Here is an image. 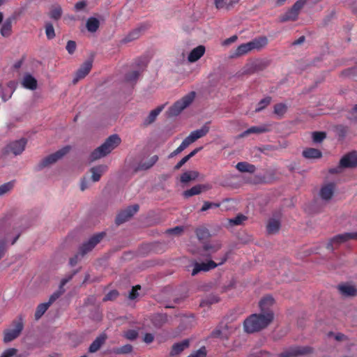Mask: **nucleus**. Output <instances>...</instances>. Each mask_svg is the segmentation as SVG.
<instances>
[{
    "instance_id": "5fc2aeb1",
    "label": "nucleus",
    "mask_w": 357,
    "mask_h": 357,
    "mask_svg": "<svg viewBox=\"0 0 357 357\" xmlns=\"http://www.w3.org/2000/svg\"><path fill=\"white\" fill-rule=\"evenodd\" d=\"M119 295V293L117 290L114 289L108 292L102 299L103 302H107L109 301H114Z\"/></svg>"
},
{
    "instance_id": "37998d69",
    "label": "nucleus",
    "mask_w": 357,
    "mask_h": 357,
    "mask_svg": "<svg viewBox=\"0 0 357 357\" xmlns=\"http://www.w3.org/2000/svg\"><path fill=\"white\" fill-rule=\"evenodd\" d=\"M287 111V106L284 103H278L274 105L273 113L279 117H282Z\"/></svg>"
},
{
    "instance_id": "aec40b11",
    "label": "nucleus",
    "mask_w": 357,
    "mask_h": 357,
    "mask_svg": "<svg viewBox=\"0 0 357 357\" xmlns=\"http://www.w3.org/2000/svg\"><path fill=\"white\" fill-rule=\"evenodd\" d=\"M335 188V184L334 183H329L323 186L320 190L321 199L326 201L330 200L333 196Z\"/></svg>"
},
{
    "instance_id": "052dcab7",
    "label": "nucleus",
    "mask_w": 357,
    "mask_h": 357,
    "mask_svg": "<svg viewBox=\"0 0 357 357\" xmlns=\"http://www.w3.org/2000/svg\"><path fill=\"white\" fill-rule=\"evenodd\" d=\"M77 273V271H74L72 273L66 275L65 278H63L59 284V287L64 288V286L66 283H68L69 281L72 280L73 276Z\"/></svg>"
},
{
    "instance_id": "ea45409f",
    "label": "nucleus",
    "mask_w": 357,
    "mask_h": 357,
    "mask_svg": "<svg viewBox=\"0 0 357 357\" xmlns=\"http://www.w3.org/2000/svg\"><path fill=\"white\" fill-rule=\"evenodd\" d=\"M62 13H63V11H62L61 7L60 6L57 5V6H53L51 8V10L49 13V16L50 18L53 19L54 20L57 21L61 17Z\"/></svg>"
},
{
    "instance_id": "4c0bfd02",
    "label": "nucleus",
    "mask_w": 357,
    "mask_h": 357,
    "mask_svg": "<svg viewBox=\"0 0 357 357\" xmlns=\"http://www.w3.org/2000/svg\"><path fill=\"white\" fill-rule=\"evenodd\" d=\"M100 26L99 20L96 17H89L86 21V26L89 32H96Z\"/></svg>"
},
{
    "instance_id": "e433bc0d",
    "label": "nucleus",
    "mask_w": 357,
    "mask_h": 357,
    "mask_svg": "<svg viewBox=\"0 0 357 357\" xmlns=\"http://www.w3.org/2000/svg\"><path fill=\"white\" fill-rule=\"evenodd\" d=\"M236 168L241 172L254 173L256 170L255 165L247 162H240L236 165Z\"/></svg>"
},
{
    "instance_id": "6ab92c4d",
    "label": "nucleus",
    "mask_w": 357,
    "mask_h": 357,
    "mask_svg": "<svg viewBox=\"0 0 357 357\" xmlns=\"http://www.w3.org/2000/svg\"><path fill=\"white\" fill-rule=\"evenodd\" d=\"M274 303L275 300L271 296H266L261 298L259 303L261 313H273V310H271V307L273 305Z\"/></svg>"
},
{
    "instance_id": "338daca9",
    "label": "nucleus",
    "mask_w": 357,
    "mask_h": 357,
    "mask_svg": "<svg viewBox=\"0 0 357 357\" xmlns=\"http://www.w3.org/2000/svg\"><path fill=\"white\" fill-rule=\"evenodd\" d=\"M155 321H158L160 326L167 321V314H160L155 317Z\"/></svg>"
},
{
    "instance_id": "69168bd1",
    "label": "nucleus",
    "mask_w": 357,
    "mask_h": 357,
    "mask_svg": "<svg viewBox=\"0 0 357 357\" xmlns=\"http://www.w3.org/2000/svg\"><path fill=\"white\" fill-rule=\"evenodd\" d=\"M141 287L140 285H136L133 287L131 289V291L129 292L128 298L130 300H134L138 296V292L137 290L140 289Z\"/></svg>"
},
{
    "instance_id": "c9c22d12",
    "label": "nucleus",
    "mask_w": 357,
    "mask_h": 357,
    "mask_svg": "<svg viewBox=\"0 0 357 357\" xmlns=\"http://www.w3.org/2000/svg\"><path fill=\"white\" fill-rule=\"evenodd\" d=\"M280 228V222L275 219H270L268 222L266 229L269 234H274L278 232Z\"/></svg>"
},
{
    "instance_id": "ddd939ff",
    "label": "nucleus",
    "mask_w": 357,
    "mask_h": 357,
    "mask_svg": "<svg viewBox=\"0 0 357 357\" xmlns=\"http://www.w3.org/2000/svg\"><path fill=\"white\" fill-rule=\"evenodd\" d=\"M139 208L138 204H134L121 211L116 217V224L120 225L128 221L139 211Z\"/></svg>"
},
{
    "instance_id": "f257e3e1",
    "label": "nucleus",
    "mask_w": 357,
    "mask_h": 357,
    "mask_svg": "<svg viewBox=\"0 0 357 357\" xmlns=\"http://www.w3.org/2000/svg\"><path fill=\"white\" fill-rule=\"evenodd\" d=\"M274 319V313L252 314L243 322L244 330L248 333H253L266 328Z\"/></svg>"
},
{
    "instance_id": "de8ad7c7",
    "label": "nucleus",
    "mask_w": 357,
    "mask_h": 357,
    "mask_svg": "<svg viewBox=\"0 0 357 357\" xmlns=\"http://www.w3.org/2000/svg\"><path fill=\"white\" fill-rule=\"evenodd\" d=\"M203 248L205 251H208L211 252V253H214L220 249L221 244L218 242L215 243H206L204 245Z\"/></svg>"
},
{
    "instance_id": "f8f14e48",
    "label": "nucleus",
    "mask_w": 357,
    "mask_h": 357,
    "mask_svg": "<svg viewBox=\"0 0 357 357\" xmlns=\"http://www.w3.org/2000/svg\"><path fill=\"white\" fill-rule=\"evenodd\" d=\"M209 123L210 122H207L200 129L191 132V133L183 139V142L187 147H188V146L197 141L198 139L204 137L208 132Z\"/></svg>"
},
{
    "instance_id": "f704fd0d",
    "label": "nucleus",
    "mask_w": 357,
    "mask_h": 357,
    "mask_svg": "<svg viewBox=\"0 0 357 357\" xmlns=\"http://www.w3.org/2000/svg\"><path fill=\"white\" fill-rule=\"evenodd\" d=\"M199 175V173L197 171L185 172L181 175V182L186 183L191 181H195L198 178Z\"/></svg>"
},
{
    "instance_id": "bf43d9fd",
    "label": "nucleus",
    "mask_w": 357,
    "mask_h": 357,
    "mask_svg": "<svg viewBox=\"0 0 357 357\" xmlns=\"http://www.w3.org/2000/svg\"><path fill=\"white\" fill-rule=\"evenodd\" d=\"M17 349L15 348H10L5 350L0 357H13L17 355Z\"/></svg>"
},
{
    "instance_id": "dca6fc26",
    "label": "nucleus",
    "mask_w": 357,
    "mask_h": 357,
    "mask_svg": "<svg viewBox=\"0 0 357 357\" xmlns=\"http://www.w3.org/2000/svg\"><path fill=\"white\" fill-rule=\"evenodd\" d=\"M92 60H87L80 66L72 81L73 84L75 85L80 79H84L89 73L92 68Z\"/></svg>"
},
{
    "instance_id": "0eeeda50",
    "label": "nucleus",
    "mask_w": 357,
    "mask_h": 357,
    "mask_svg": "<svg viewBox=\"0 0 357 357\" xmlns=\"http://www.w3.org/2000/svg\"><path fill=\"white\" fill-rule=\"evenodd\" d=\"M12 325L14 326L13 329H6L3 331V342L8 343L21 334L23 328L24 324L22 317H19L17 319H15L12 322Z\"/></svg>"
},
{
    "instance_id": "680f3d73",
    "label": "nucleus",
    "mask_w": 357,
    "mask_h": 357,
    "mask_svg": "<svg viewBox=\"0 0 357 357\" xmlns=\"http://www.w3.org/2000/svg\"><path fill=\"white\" fill-rule=\"evenodd\" d=\"M206 349L205 347H201L196 352L191 354L188 357H206Z\"/></svg>"
},
{
    "instance_id": "7c9ffc66",
    "label": "nucleus",
    "mask_w": 357,
    "mask_h": 357,
    "mask_svg": "<svg viewBox=\"0 0 357 357\" xmlns=\"http://www.w3.org/2000/svg\"><path fill=\"white\" fill-rule=\"evenodd\" d=\"M268 130L265 126H252L239 135V137H245L250 134H260L266 132Z\"/></svg>"
},
{
    "instance_id": "6e6552de",
    "label": "nucleus",
    "mask_w": 357,
    "mask_h": 357,
    "mask_svg": "<svg viewBox=\"0 0 357 357\" xmlns=\"http://www.w3.org/2000/svg\"><path fill=\"white\" fill-rule=\"evenodd\" d=\"M351 239L357 240V232H347L333 236L328 242L326 248L329 250L333 251L340 244L345 243Z\"/></svg>"
},
{
    "instance_id": "b1692460",
    "label": "nucleus",
    "mask_w": 357,
    "mask_h": 357,
    "mask_svg": "<svg viewBox=\"0 0 357 357\" xmlns=\"http://www.w3.org/2000/svg\"><path fill=\"white\" fill-rule=\"evenodd\" d=\"M21 84L25 89L32 91L36 90L38 87L36 79L29 73L24 75Z\"/></svg>"
},
{
    "instance_id": "393cba45",
    "label": "nucleus",
    "mask_w": 357,
    "mask_h": 357,
    "mask_svg": "<svg viewBox=\"0 0 357 357\" xmlns=\"http://www.w3.org/2000/svg\"><path fill=\"white\" fill-rule=\"evenodd\" d=\"M146 29V25H141L139 27L133 29L125 38L121 40L122 43H127L137 39L140 36L142 31Z\"/></svg>"
},
{
    "instance_id": "2f4dec72",
    "label": "nucleus",
    "mask_w": 357,
    "mask_h": 357,
    "mask_svg": "<svg viewBox=\"0 0 357 357\" xmlns=\"http://www.w3.org/2000/svg\"><path fill=\"white\" fill-rule=\"evenodd\" d=\"M158 160V156L156 155H154L151 156L147 161L146 162H141L137 169L136 171L139 170H146L150 169L151 167H153L156 162Z\"/></svg>"
},
{
    "instance_id": "a878e982",
    "label": "nucleus",
    "mask_w": 357,
    "mask_h": 357,
    "mask_svg": "<svg viewBox=\"0 0 357 357\" xmlns=\"http://www.w3.org/2000/svg\"><path fill=\"white\" fill-rule=\"evenodd\" d=\"M211 187L208 185H197L193 186L189 190H187L183 192V196L185 198H188L190 197H192L193 195H199L200 194L203 190H206L210 189Z\"/></svg>"
},
{
    "instance_id": "7ed1b4c3",
    "label": "nucleus",
    "mask_w": 357,
    "mask_h": 357,
    "mask_svg": "<svg viewBox=\"0 0 357 357\" xmlns=\"http://www.w3.org/2000/svg\"><path fill=\"white\" fill-rule=\"evenodd\" d=\"M271 63L268 59H256L248 61L238 73L239 76L252 75L264 70Z\"/></svg>"
},
{
    "instance_id": "423d86ee",
    "label": "nucleus",
    "mask_w": 357,
    "mask_h": 357,
    "mask_svg": "<svg viewBox=\"0 0 357 357\" xmlns=\"http://www.w3.org/2000/svg\"><path fill=\"white\" fill-rule=\"evenodd\" d=\"M71 150V146L68 145L54 153H52L47 157L44 158L38 165L39 170L43 169L51 165L56 163L59 160L61 159Z\"/></svg>"
},
{
    "instance_id": "864d4df0",
    "label": "nucleus",
    "mask_w": 357,
    "mask_h": 357,
    "mask_svg": "<svg viewBox=\"0 0 357 357\" xmlns=\"http://www.w3.org/2000/svg\"><path fill=\"white\" fill-rule=\"evenodd\" d=\"M247 217L243 214L237 215L234 218L230 219L229 222L233 225H241L245 220H247Z\"/></svg>"
},
{
    "instance_id": "c756f323",
    "label": "nucleus",
    "mask_w": 357,
    "mask_h": 357,
    "mask_svg": "<svg viewBox=\"0 0 357 357\" xmlns=\"http://www.w3.org/2000/svg\"><path fill=\"white\" fill-rule=\"evenodd\" d=\"M164 108V105H161L155 108V109H153L150 112L149 114L147 116V117L144 119L143 124L145 126H147L151 123H153L158 114L162 112V110Z\"/></svg>"
},
{
    "instance_id": "603ef678",
    "label": "nucleus",
    "mask_w": 357,
    "mask_h": 357,
    "mask_svg": "<svg viewBox=\"0 0 357 357\" xmlns=\"http://www.w3.org/2000/svg\"><path fill=\"white\" fill-rule=\"evenodd\" d=\"M45 33L48 39H52L55 37L54 29L52 23H46Z\"/></svg>"
},
{
    "instance_id": "473e14b6",
    "label": "nucleus",
    "mask_w": 357,
    "mask_h": 357,
    "mask_svg": "<svg viewBox=\"0 0 357 357\" xmlns=\"http://www.w3.org/2000/svg\"><path fill=\"white\" fill-rule=\"evenodd\" d=\"M251 49L252 50H261L265 47L268 43V39L266 37H259L249 42Z\"/></svg>"
},
{
    "instance_id": "9d476101",
    "label": "nucleus",
    "mask_w": 357,
    "mask_h": 357,
    "mask_svg": "<svg viewBox=\"0 0 357 357\" xmlns=\"http://www.w3.org/2000/svg\"><path fill=\"white\" fill-rule=\"evenodd\" d=\"M106 236L105 232H100L92 236L87 241L82 243L79 248V252L82 255H84L87 252L92 250L95 246L99 243Z\"/></svg>"
},
{
    "instance_id": "72a5a7b5",
    "label": "nucleus",
    "mask_w": 357,
    "mask_h": 357,
    "mask_svg": "<svg viewBox=\"0 0 357 357\" xmlns=\"http://www.w3.org/2000/svg\"><path fill=\"white\" fill-rule=\"evenodd\" d=\"M252 49L249 43L241 44L236 48L235 52L231 56V57H239L242 55L248 53Z\"/></svg>"
},
{
    "instance_id": "20e7f679",
    "label": "nucleus",
    "mask_w": 357,
    "mask_h": 357,
    "mask_svg": "<svg viewBox=\"0 0 357 357\" xmlns=\"http://www.w3.org/2000/svg\"><path fill=\"white\" fill-rule=\"evenodd\" d=\"M195 97V92L192 91L183 96L181 100L176 101L167 112L168 117L178 116L185 108L188 107Z\"/></svg>"
},
{
    "instance_id": "1a4fd4ad",
    "label": "nucleus",
    "mask_w": 357,
    "mask_h": 357,
    "mask_svg": "<svg viewBox=\"0 0 357 357\" xmlns=\"http://www.w3.org/2000/svg\"><path fill=\"white\" fill-rule=\"evenodd\" d=\"M26 144V140L24 138L12 142L4 147L2 150V154L3 155L10 153H13L15 155H20L24 151Z\"/></svg>"
},
{
    "instance_id": "6e6d98bb",
    "label": "nucleus",
    "mask_w": 357,
    "mask_h": 357,
    "mask_svg": "<svg viewBox=\"0 0 357 357\" xmlns=\"http://www.w3.org/2000/svg\"><path fill=\"white\" fill-rule=\"evenodd\" d=\"M220 204L219 203L204 202V203L201 208V211H206L210 208H218L220 206Z\"/></svg>"
},
{
    "instance_id": "a19ab883",
    "label": "nucleus",
    "mask_w": 357,
    "mask_h": 357,
    "mask_svg": "<svg viewBox=\"0 0 357 357\" xmlns=\"http://www.w3.org/2000/svg\"><path fill=\"white\" fill-rule=\"evenodd\" d=\"M50 305L48 303H40L38 305L36 312H35V319L38 320L41 318V317L45 314V312L47 310Z\"/></svg>"
},
{
    "instance_id": "a18cd8bd",
    "label": "nucleus",
    "mask_w": 357,
    "mask_h": 357,
    "mask_svg": "<svg viewBox=\"0 0 357 357\" xmlns=\"http://www.w3.org/2000/svg\"><path fill=\"white\" fill-rule=\"evenodd\" d=\"M271 102V97L267 96L261 100L255 109V112H259L265 109Z\"/></svg>"
},
{
    "instance_id": "2eb2a0df",
    "label": "nucleus",
    "mask_w": 357,
    "mask_h": 357,
    "mask_svg": "<svg viewBox=\"0 0 357 357\" xmlns=\"http://www.w3.org/2000/svg\"><path fill=\"white\" fill-rule=\"evenodd\" d=\"M312 352V349L310 347H293L280 354L278 357H298Z\"/></svg>"
},
{
    "instance_id": "8fccbe9b",
    "label": "nucleus",
    "mask_w": 357,
    "mask_h": 357,
    "mask_svg": "<svg viewBox=\"0 0 357 357\" xmlns=\"http://www.w3.org/2000/svg\"><path fill=\"white\" fill-rule=\"evenodd\" d=\"M312 140L314 143H321L326 137L325 132L315 131L312 133Z\"/></svg>"
},
{
    "instance_id": "774afa93",
    "label": "nucleus",
    "mask_w": 357,
    "mask_h": 357,
    "mask_svg": "<svg viewBox=\"0 0 357 357\" xmlns=\"http://www.w3.org/2000/svg\"><path fill=\"white\" fill-rule=\"evenodd\" d=\"M335 12L331 11L327 16H326L323 20V25L326 26L331 22V20L335 17Z\"/></svg>"
},
{
    "instance_id": "0e129e2a",
    "label": "nucleus",
    "mask_w": 357,
    "mask_h": 357,
    "mask_svg": "<svg viewBox=\"0 0 357 357\" xmlns=\"http://www.w3.org/2000/svg\"><path fill=\"white\" fill-rule=\"evenodd\" d=\"M76 47L77 45L74 40H68L66 49L70 54H73L75 52Z\"/></svg>"
},
{
    "instance_id": "412c9836",
    "label": "nucleus",
    "mask_w": 357,
    "mask_h": 357,
    "mask_svg": "<svg viewBox=\"0 0 357 357\" xmlns=\"http://www.w3.org/2000/svg\"><path fill=\"white\" fill-rule=\"evenodd\" d=\"M143 71L144 68H140L126 73L124 75V82L134 86L137 82Z\"/></svg>"
},
{
    "instance_id": "13d9d810",
    "label": "nucleus",
    "mask_w": 357,
    "mask_h": 357,
    "mask_svg": "<svg viewBox=\"0 0 357 357\" xmlns=\"http://www.w3.org/2000/svg\"><path fill=\"white\" fill-rule=\"evenodd\" d=\"M124 336L129 340H135L138 337V333L135 330H128L125 333Z\"/></svg>"
},
{
    "instance_id": "9b49d317",
    "label": "nucleus",
    "mask_w": 357,
    "mask_h": 357,
    "mask_svg": "<svg viewBox=\"0 0 357 357\" xmlns=\"http://www.w3.org/2000/svg\"><path fill=\"white\" fill-rule=\"evenodd\" d=\"M227 258H228V254L227 253L225 255V256L222 258L221 261L219 262L218 264L215 263V261H213L212 260H210L206 263H205V262H202V263L195 262V264H194L195 267L192 271V275L194 276V275H197L198 273H199L200 271H208L209 270L213 269L215 267H217L218 265H221V264H224L227 260Z\"/></svg>"
},
{
    "instance_id": "c85d7f7f",
    "label": "nucleus",
    "mask_w": 357,
    "mask_h": 357,
    "mask_svg": "<svg viewBox=\"0 0 357 357\" xmlns=\"http://www.w3.org/2000/svg\"><path fill=\"white\" fill-rule=\"evenodd\" d=\"M302 155L306 159H319L322 157V153L317 149L307 148L303 151Z\"/></svg>"
},
{
    "instance_id": "a211bd4d",
    "label": "nucleus",
    "mask_w": 357,
    "mask_h": 357,
    "mask_svg": "<svg viewBox=\"0 0 357 357\" xmlns=\"http://www.w3.org/2000/svg\"><path fill=\"white\" fill-rule=\"evenodd\" d=\"M228 328L227 324L219 325L211 332L210 337L227 340L229 336Z\"/></svg>"
},
{
    "instance_id": "c03bdc74",
    "label": "nucleus",
    "mask_w": 357,
    "mask_h": 357,
    "mask_svg": "<svg viewBox=\"0 0 357 357\" xmlns=\"http://www.w3.org/2000/svg\"><path fill=\"white\" fill-rule=\"evenodd\" d=\"M341 75L351 79L357 77V67L355 66L342 70Z\"/></svg>"
},
{
    "instance_id": "e2e57ef3",
    "label": "nucleus",
    "mask_w": 357,
    "mask_h": 357,
    "mask_svg": "<svg viewBox=\"0 0 357 357\" xmlns=\"http://www.w3.org/2000/svg\"><path fill=\"white\" fill-rule=\"evenodd\" d=\"M187 148V146H185V144L182 142V143L180 144V146L176 149L174 150L173 152H172L168 158H174V156L177 155L178 154L181 153L183 151H184L185 149Z\"/></svg>"
},
{
    "instance_id": "cd10ccee",
    "label": "nucleus",
    "mask_w": 357,
    "mask_h": 357,
    "mask_svg": "<svg viewBox=\"0 0 357 357\" xmlns=\"http://www.w3.org/2000/svg\"><path fill=\"white\" fill-rule=\"evenodd\" d=\"M107 339L105 334H101L96 338V340L91 344L89 347V352L95 353L98 351L102 345H103Z\"/></svg>"
},
{
    "instance_id": "4468645a",
    "label": "nucleus",
    "mask_w": 357,
    "mask_h": 357,
    "mask_svg": "<svg viewBox=\"0 0 357 357\" xmlns=\"http://www.w3.org/2000/svg\"><path fill=\"white\" fill-rule=\"evenodd\" d=\"M357 167V151H352L344 155L340 160L338 168H350Z\"/></svg>"
},
{
    "instance_id": "5701e85b",
    "label": "nucleus",
    "mask_w": 357,
    "mask_h": 357,
    "mask_svg": "<svg viewBox=\"0 0 357 357\" xmlns=\"http://www.w3.org/2000/svg\"><path fill=\"white\" fill-rule=\"evenodd\" d=\"M206 48L204 45H200L194 48L188 54V60L190 63L198 61L205 53Z\"/></svg>"
},
{
    "instance_id": "4d7b16f0",
    "label": "nucleus",
    "mask_w": 357,
    "mask_h": 357,
    "mask_svg": "<svg viewBox=\"0 0 357 357\" xmlns=\"http://www.w3.org/2000/svg\"><path fill=\"white\" fill-rule=\"evenodd\" d=\"M183 231V227L177 226L172 229L167 230V233L169 234H174L176 236H180Z\"/></svg>"
},
{
    "instance_id": "39448f33",
    "label": "nucleus",
    "mask_w": 357,
    "mask_h": 357,
    "mask_svg": "<svg viewBox=\"0 0 357 357\" xmlns=\"http://www.w3.org/2000/svg\"><path fill=\"white\" fill-rule=\"evenodd\" d=\"M305 0L296 1L289 9H288L284 14L280 15L278 18L279 22L284 23L289 21L294 22L297 20L299 13L305 5Z\"/></svg>"
},
{
    "instance_id": "bb28decb",
    "label": "nucleus",
    "mask_w": 357,
    "mask_h": 357,
    "mask_svg": "<svg viewBox=\"0 0 357 357\" xmlns=\"http://www.w3.org/2000/svg\"><path fill=\"white\" fill-rule=\"evenodd\" d=\"M107 167L104 165L93 167L90 169L91 173V179L93 182H97L100 179L102 174L107 170Z\"/></svg>"
},
{
    "instance_id": "79ce46f5",
    "label": "nucleus",
    "mask_w": 357,
    "mask_h": 357,
    "mask_svg": "<svg viewBox=\"0 0 357 357\" xmlns=\"http://www.w3.org/2000/svg\"><path fill=\"white\" fill-rule=\"evenodd\" d=\"M132 346L127 344L120 347L113 349V353L115 354H128L132 351Z\"/></svg>"
},
{
    "instance_id": "3c124183",
    "label": "nucleus",
    "mask_w": 357,
    "mask_h": 357,
    "mask_svg": "<svg viewBox=\"0 0 357 357\" xmlns=\"http://www.w3.org/2000/svg\"><path fill=\"white\" fill-rule=\"evenodd\" d=\"M196 235L199 240H204L209 236L208 230L206 228H199L197 229Z\"/></svg>"
},
{
    "instance_id": "4be33fe9",
    "label": "nucleus",
    "mask_w": 357,
    "mask_h": 357,
    "mask_svg": "<svg viewBox=\"0 0 357 357\" xmlns=\"http://www.w3.org/2000/svg\"><path fill=\"white\" fill-rule=\"evenodd\" d=\"M189 346L190 341L188 339L183 340L180 342L175 343L172 345L169 354L171 356L178 355L185 349L188 348Z\"/></svg>"
},
{
    "instance_id": "09e8293b",
    "label": "nucleus",
    "mask_w": 357,
    "mask_h": 357,
    "mask_svg": "<svg viewBox=\"0 0 357 357\" xmlns=\"http://www.w3.org/2000/svg\"><path fill=\"white\" fill-rule=\"evenodd\" d=\"M14 186L13 181H10L0 185V197L10 192Z\"/></svg>"
},
{
    "instance_id": "49530a36",
    "label": "nucleus",
    "mask_w": 357,
    "mask_h": 357,
    "mask_svg": "<svg viewBox=\"0 0 357 357\" xmlns=\"http://www.w3.org/2000/svg\"><path fill=\"white\" fill-rule=\"evenodd\" d=\"M66 289L64 288H61L59 287L58 290L54 291L50 296L48 301V304L52 305L54 301H56L61 295L64 294Z\"/></svg>"
},
{
    "instance_id": "f03ea898",
    "label": "nucleus",
    "mask_w": 357,
    "mask_h": 357,
    "mask_svg": "<svg viewBox=\"0 0 357 357\" xmlns=\"http://www.w3.org/2000/svg\"><path fill=\"white\" fill-rule=\"evenodd\" d=\"M121 139L117 134H114L107 137L105 142L94 149L89 156V160L94 162L109 154L112 150L121 144Z\"/></svg>"
},
{
    "instance_id": "f3484780",
    "label": "nucleus",
    "mask_w": 357,
    "mask_h": 357,
    "mask_svg": "<svg viewBox=\"0 0 357 357\" xmlns=\"http://www.w3.org/2000/svg\"><path fill=\"white\" fill-rule=\"evenodd\" d=\"M337 288L343 296L354 297L357 296V288L354 285L344 283L339 284Z\"/></svg>"
},
{
    "instance_id": "58836bf2",
    "label": "nucleus",
    "mask_w": 357,
    "mask_h": 357,
    "mask_svg": "<svg viewBox=\"0 0 357 357\" xmlns=\"http://www.w3.org/2000/svg\"><path fill=\"white\" fill-rule=\"evenodd\" d=\"M12 30V18H8L3 24L0 32L4 37H8L10 35Z\"/></svg>"
}]
</instances>
